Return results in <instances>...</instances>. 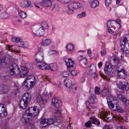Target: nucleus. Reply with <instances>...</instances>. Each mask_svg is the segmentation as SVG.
<instances>
[{"label":"nucleus","mask_w":129,"mask_h":129,"mask_svg":"<svg viewBox=\"0 0 129 129\" xmlns=\"http://www.w3.org/2000/svg\"><path fill=\"white\" fill-rule=\"evenodd\" d=\"M109 107L113 111L122 112V109L119 107V102L115 97L112 95H109L107 98Z\"/></svg>","instance_id":"obj_1"},{"label":"nucleus","mask_w":129,"mask_h":129,"mask_svg":"<svg viewBox=\"0 0 129 129\" xmlns=\"http://www.w3.org/2000/svg\"><path fill=\"white\" fill-rule=\"evenodd\" d=\"M21 68L19 70L18 66L16 64H12V66L10 67L11 74L17 75L22 77L25 76L28 73L27 69L23 67Z\"/></svg>","instance_id":"obj_2"},{"label":"nucleus","mask_w":129,"mask_h":129,"mask_svg":"<svg viewBox=\"0 0 129 129\" xmlns=\"http://www.w3.org/2000/svg\"><path fill=\"white\" fill-rule=\"evenodd\" d=\"M31 99V95L28 93L24 94L19 102V107L21 109H25L27 107L28 103Z\"/></svg>","instance_id":"obj_3"},{"label":"nucleus","mask_w":129,"mask_h":129,"mask_svg":"<svg viewBox=\"0 0 129 129\" xmlns=\"http://www.w3.org/2000/svg\"><path fill=\"white\" fill-rule=\"evenodd\" d=\"M36 83L35 78L32 75L28 76L23 82L22 85L28 89L32 88Z\"/></svg>","instance_id":"obj_4"},{"label":"nucleus","mask_w":129,"mask_h":129,"mask_svg":"<svg viewBox=\"0 0 129 129\" xmlns=\"http://www.w3.org/2000/svg\"><path fill=\"white\" fill-rule=\"evenodd\" d=\"M16 61L12 57L9 56L5 57L0 58V69H2L6 67L8 63Z\"/></svg>","instance_id":"obj_5"},{"label":"nucleus","mask_w":129,"mask_h":129,"mask_svg":"<svg viewBox=\"0 0 129 129\" xmlns=\"http://www.w3.org/2000/svg\"><path fill=\"white\" fill-rule=\"evenodd\" d=\"M81 6V5L78 3L70 4L67 6V12L69 14H71L73 12L74 10L80 8Z\"/></svg>","instance_id":"obj_6"},{"label":"nucleus","mask_w":129,"mask_h":129,"mask_svg":"<svg viewBox=\"0 0 129 129\" xmlns=\"http://www.w3.org/2000/svg\"><path fill=\"white\" fill-rule=\"evenodd\" d=\"M39 111L37 107H30L27 110L25 113L29 116H32L34 117L37 116Z\"/></svg>","instance_id":"obj_7"},{"label":"nucleus","mask_w":129,"mask_h":129,"mask_svg":"<svg viewBox=\"0 0 129 129\" xmlns=\"http://www.w3.org/2000/svg\"><path fill=\"white\" fill-rule=\"evenodd\" d=\"M54 123H56L54 120L52 119H42L40 122V124L43 127H46Z\"/></svg>","instance_id":"obj_8"},{"label":"nucleus","mask_w":129,"mask_h":129,"mask_svg":"<svg viewBox=\"0 0 129 129\" xmlns=\"http://www.w3.org/2000/svg\"><path fill=\"white\" fill-rule=\"evenodd\" d=\"M91 123L97 125H99L100 124V122L94 117H92L90 118V120H89L87 122L85 123V125L86 127H91Z\"/></svg>","instance_id":"obj_9"},{"label":"nucleus","mask_w":129,"mask_h":129,"mask_svg":"<svg viewBox=\"0 0 129 129\" xmlns=\"http://www.w3.org/2000/svg\"><path fill=\"white\" fill-rule=\"evenodd\" d=\"M100 117H102L105 121H108L111 120V117H110V119H109L110 117H107L108 116V114H110L109 113L106 112L105 111L100 110Z\"/></svg>","instance_id":"obj_10"},{"label":"nucleus","mask_w":129,"mask_h":129,"mask_svg":"<svg viewBox=\"0 0 129 129\" xmlns=\"http://www.w3.org/2000/svg\"><path fill=\"white\" fill-rule=\"evenodd\" d=\"M37 67L39 69L42 70H48L49 69V66L43 62V61L40 62H37Z\"/></svg>","instance_id":"obj_11"},{"label":"nucleus","mask_w":129,"mask_h":129,"mask_svg":"<svg viewBox=\"0 0 129 129\" xmlns=\"http://www.w3.org/2000/svg\"><path fill=\"white\" fill-rule=\"evenodd\" d=\"M52 105L55 107L58 108L61 106L60 99L57 97H54L52 99Z\"/></svg>","instance_id":"obj_12"},{"label":"nucleus","mask_w":129,"mask_h":129,"mask_svg":"<svg viewBox=\"0 0 129 129\" xmlns=\"http://www.w3.org/2000/svg\"><path fill=\"white\" fill-rule=\"evenodd\" d=\"M33 32L35 35L40 36H43L44 33V30L41 27L38 29L37 28L34 29Z\"/></svg>","instance_id":"obj_13"},{"label":"nucleus","mask_w":129,"mask_h":129,"mask_svg":"<svg viewBox=\"0 0 129 129\" xmlns=\"http://www.w3.org/2000/svg\"><path fill=\"white\" fill-rule=\"evenodd\" d=\"M35 57L37 62L42 61L44 58L43 54L42 52H39L36 54Z\"/></svg>","instance_id":"obj_14"},{"label":"nucleus","mask_w":129,"mask_h":129,"mask_svg":"<svg viewBox=\"0 0 129 129\" xmlns=\"http://www.w3.org/2000/svg\"><path fill=\"white\" fill-rule=\"evenodd\" d=\"M7 49L9 51H10L11 52L14 51L15 52L19 53L20 51L19 47L16 45H14L13 46L12 45L8 46Z\"/></svg>","instance_id":"obj_15"},{"label":"nucleus","mask_w":129,"mask_h":129,"mask_svg":"<svg viewBox=\"0 0 129 129\" xmlns=\"http://www.w3.org/2000/svg\"><path fill=\"white\" fill-rule=\"evenodd\" d=\"M112 68L111 66L107 64H106L105 67L104 69V71L105 73L110 75H111L112 73Z\"/></svg>","instance_id":"obj_16"},{"label":"nucleus","mask_w":129,"mask_h":129,"mask_svg":"<svg viewBox=\"0 0 129 129\" xmlns=\"http://www.w3.org/2000/svg\"><path fill=\"white\" fill-rule=\"evenodd\" d=\"M117 96L119 99L121 100L125 105H127L129 104V100H127L123 96L119 94H117Z\"/></svg>","instance_id":"obj_17"},{"label":"nucleus","mask_w":129,"mask_h":129,"mask_svg":"<svg viewBox=\"0 0 129 129\" xmlns=\"http://www.w3.org/2000/svg\"><path fill=\"white\" fill-rule=\"evenodd\" d=\"M37 101L41 107L43 108L44 107V100L41 95H39L37 96Z\"/></svg>","instance_id":"obj_18"},{"label":"nucleus","mask_w":129,"mask_h":129,"mask_svg":"<svg viewBox=\"0 0 129 129\" xmlns=\"http://www.w3.org/2000/svg\"><path fill=\"white\" fill-rule=\"evenodd\" d=\"M9 89V88L7 85L4 84L0 85V92L1 93H6L8 91Z\"/></svg>","instance_id":"obj_19"},{"label":"nucleus","mask_w":129,"mask_h":129,"mask_svg":"<svg viewBox=\"0 0 129 129\" xmlns=\"http://www.w3.org/2000/svg\"><path fill=\"white\" fill-rule=\"evenodd\" d=\"M42 5L43 6L51 7L52 6V2L50 0H42Z\"/></svg>","instance_id":"obj_20"},{"label":"nucleus","mask_w":129,"mask_h":129,"mask_svg":"<svg viewBox=\"0 0 129 129\" xmlns=\"http://www.w3.org/2000/svg\"><path fill=\"white\" fill-rule=\"evenodd\" d=\"M65 62L66 64L68 67V70L70 68L73 67V66L74 64V61L72 60L70 58H69L68 59V61H65Z\"/></svg>","instance_id":"obj_21"},{"label":"nucleus","mask_w":129,"mask_h":129,"mask_svg":"<svg viewBox=\"0 0 129 129\" xmlns=\"http://www.w3.org/2000/svg\"><path fill=\"white\" fill-rule=\"evenodd\" d=\"M28 115H27L25 113L23 115V117L21 118V121L24 124H26L29 119V118L27 117Z\"/></svg>","instance_id":"obj_22"},{"label":"nucleus","mask_w":129,"mask_h":129,"mask_svg":"<svg viewBox=\"0 0 129 129\" xmlns=\"http://www.w3.org/2000/svg\"><path fill=\"white\" fill-rule=\"evenodd\" d=\"M117 74L118 76L120 78L122 79L125 78L127 77V73L125 72V70L119 72Z\"/></svg>","instance_id":"obj_23"},{"label":"nucleus","mask_w":129,"mask_h":129,"mask_svg":"<svg viewBox=\"0 0 129 129\" xmlns=\"http://www.w3.org/2000/svg\"><path fill=\"white\" fill-rule=\"evenodd\" d=\"M31 5V3L29 2L25 1H23L21 3V6L22 7L25 8L30 6Z\"/></svg>","instance_id":"obj_24"},{"label":"nucleus","mask_w":129,"mask_h":129,"mask_svg":"<svg viewBox=\"0 0 129 129\" xmlns=\"http://www.w3.org/2000/svg\"><path fill=\"white\" fill-rule=\"evenodd\" d=\"M96 71L95 66L94 64H91L89 67V71L90 74L95 73Z\"/></svg>","instance_id":"obj_25"},{"label":"nucleus","mask_w":129,"mask_h":129,"mask_svg":"<svg viewBox=\"0 0 129 129\" xmlns=\"http://www.w3.org/2000/svg\"><path fill=\"white\" fill-rule=\"evenodd\" d=\"M122 42H123L124 44L123 45L122 44H121L120 45L121 47V51H123L124 50L125 46L126 44H128V41L126 37H124L123 39H122Z\"/></svg>","instance_id":"obj_26"},{"label":"nucleus","mask_w":129,"mask_h":129,"mask_svg":"<svg viewBox=\"0 0 129 129\" xmlns=\"http://www.w3.org/2000/svg\"><path fill=\"white\" fill-rule=\"evenodd\" d=\"M65 86L68 88L72 85V81L71 79H67L64 81Z\"/></svg>","instance_id":"obj_27"},{"label":"nucleus","mask_w":129,"mask_h":129,"mask_svg":"<svg viewBox=\"0 0 129 129\" xmlns=\"http://www.w3.org/2000/svg\"><path fill=\"white\" fill-rule=\"evenodd\" d=\"M51 43V40L49 39H47L42 41V44L44 46L49 45Z\"/></svg>","instance_id":"obj_28"},{"label":"nucleus","mask_w":129,"mask_h":129,"mask_svg":"<svg viewBox=\"0 0 129 129\" xmlns=\"http://www.w3.org/2000/svg\"><path fill=\"white\" fill-rule=\"evenodd\" d=\"M49 66V69L52 71H55L57 70V67L56 63H54L50 64Z\"/></svg>","instance_id":"obj_29"},{"label":"nucleus","mask_w":129,"mask_h":129,"mask_svg":"<svg viewBox=\"0 0 129 129\" xmlns=\"http://www.w3.org/2000/svg\"><path fill=\"white\" fill-rule=\"evenodd\" d=\"M99 4V2L98 1L94 0L91 3V8H94L98 6Z\"/></svg>","instance_id":"obj_30"},{"label":"nucleus","mask_w":129,"mask_h":129,"mask_svg":"<svg viewBox=\"0 0 129 129\" xmlns=\"http://www.w3.org/2000/svg\"><path fill=\"white\" fill-rule=\"evenodd\" d=\"M68 88L69 89L71 92L74 93L76 90L77 86L73 84Z\"/></svg>","instance_id":"obj_31"},{"label":"nucleus","mask_w":129,"mask_h":129,"mask_svg":"<svg viewBox=\"0 0 129 129\" xmlns=\"http://www.w3.org/2000/svg\"><path fill=\"white\" fill-rule=\"evenodd\" d=\"M89 99L90 100V102L91 103H94L97 101L96 98L93 95L90 96L89 97Z\"/></svg>","instance_id":"obj_32"},{"label":"nucleus","mask_w":129,"mask_h":129,"mask_svg":"<svg viewBox=\"0 0 129 129\" xmlns=\"http://www.w3.org/2000/svg\"><path fill=\"white\" fill-rule=\"evenodd\" d=\"M20 45L21 47L27 48L28 46V43L26 42H20Z\"/></svg>","instance_id":"obj_33"},{"label":"nucleus","mask_w":129,"mask_h":129,"mask_svg":"<svg viewBox=\"0 0 129 129\" xmlns=\"http://www.w3.org/2000/svg\"><path fill=\"white\" fill-rule=\"evenodd\" d=\"M107 25L108 28H113V21L111 20L108 21L107 23Z\"/></svg>","instance_id":"obj_34"},{"label":"nucleus","mask_w":129,"mask_h":129,"mask_svg":"<svg viewBox=\"0 0 129 129\" xmlns=\"http://www.w3.org/2000/svg\"><path fill=\"white\" fill-rule=\"evenodd\" d=\"M1 17L3 19H5L8 17L9 16V14L6 12H4L1 15Z\"/></svg>","instance_id":"obj_35"},{"label":"nucleus","mask_w":129,"mask_h":129,"mask_svg":"<svg viewBox=\"0 0 129 129\" xmlns=\"http://www.w3.org/2000/svg\"><path fill=\"white\" fill-rule=\"evenodd\" d=\"M19 14L20 16L23 18H25L26 16V13L24 11H20L19 13Z\"/></svg>","instance_id":"obj_36"},{"label":"nucleus","mask_w":129,"mask_h":129,"mask_svg":"<svg viewBox=\"0 0 129 129\" xmlns=\"http://www.w3.org/2000/svg\"><path fill=\"white\" fill-rule=\"evenodd\" d=\"M67 50L70 51H71L73 50L74 47L73 44H69L67 45Z\"/></svg>","instance_id":"obj_37"},{"label":"nucleus","mask_w":129,"mask_h":129,"mask_svg":"<svg viewBox=\"0 0 129 129\" xmlns=\"http://www.w3.org/2000/svg\"><path fill=\"white\" fill-rule=\"evenodd\" d=\"M102 94L104 96H105L109 93V90L108 89H105L102 91Z\"/></svg>","instance_id":"obj_38"},{"label":"nucleus","mask_w":129,"mask_h":129,"mask_svg":"<svg viewBox=\"0 0 129 129\" xmlns=\"http://www.w3.org/2000/svg\"><path fill=\"white\" fill-rule=\"evenodd\" d=\"M113 60L114 62L115 63V65H118L120 60V59L117 57H116L113 59Z\"/></svg>","instance_id":"obj_39"},{"label":"nucleus","mask_w":129,"mask_h":129,"mask_svg":"<svg viewBox=\"0 0 129 129\" xmlns=\"http://www.w3.org/2000/svg\"><path fill=\"white\" fill-rule=\"evenodd\" d=\"M116 69L117 70V73L119 72L122 71L124 70L122 67L120 65L119 66H118L116 67Z\"/></svg>","instance_id":"obj_40"},{"label":"nucleus","mask_w":129,"mask_h":129,"mask_svg":"<svg viewBox=\"0 0 129 129\" xmlns=\"http://www.w3.org/2000/svg\"><path fill=\"white\" fill-rule=\"evenodd\" d=\"M41 25L43 28L46 29H48V24L46 22H42L41 23Z\"/></svg>","instance_id":"obj_41"},{"label":"nucleus","mask_w":129,"mask_h":129,"mask_svg":"<svg viewBox=\"0 0 129 129\" xmlns=\"http://www.w3.org/2000/svg\"><path fill=\"white\" fill-rule=\"evenodd\" d=\"M9 76H1V79L2 80L5 81L8 79Z\"/></svg>","instance_id":"obj_42"},{"label":"nucleus","mask_w":129,"mask_h":129,"mask_svg":"<svg viewBox=\"0 0 129 129\" xmlns=\"http://www.w3.org/2000/svg\"><path fill=\"white\" fill-rule=\"evenodd\" d=\"M100 88H99L98 87L96 86L95 87L94 90L95 94H99L100 93Z\"/></svg>","instance_id":"obj_43"},{"label":"nucleus","mask_w":129,"mask_h":129,"mask_svg":"<svg viewBox=\"0 0 129 129\" xmlns=\"http://www.w3.org/2000/svg\"><path fill=\"white\" fill-rule=\"evenodd\" d=\"M12 41L13 42H15L16 43H18L20 42V40L19 39V38L16 37H14L12 39Z\"/></svg>","instance_id":"obj_44"},{"label":"nucleus","mask_w":129,"mask_h":129,"mask_svg":"<svg viewBox=\"0 0 129 129\" xmlns=\"http://www.w3.org/2000/svg\"><path fill=\"white\" fill-rule=\"evenodd\" d=\"M61 75L64 77H67L69 76V73L67 71H64L61 74Z\"/></svg>","instance_id":"obj_45"},{"label":"nucleus","mask_w":129,"mask_h":129,"mask_svg":"<svg viewBox=\"0 0 129 129\" xmlns=\"http://www.w3.org/2000/svg\"><path fill=\"white\" fill-rule=\"evenodd\" d=\"M85 12H82V13L80 14H78L77 15V17L78 18H81L85 16Z\"/></svg>","instance_id":"obj_46"},{"label":"nucleus","mask_w":129,"mask_h":129,"mask_svg":"<svg viewBox=\"0 0 129 129\" xmlns=\"http://www.w3.org/2000/svg\"><path fill=\"white\" fill-rule=\"evenodd\" d=\"M77 72L75 70H73L70 73L71 75L73 76H75L77 74Z\"/></svg>","instance_id":"obj_47"},{"label":"nucleus","mask_w":129,"mask_h":129,"mask_svg":"<svg viewBox=\"0 0 129 129\" xmlns=\"http://www.w3.org/2000/svg\"><path fill=\"white\" fill-rule=\"evenodd\" d=\"M123 53L124 54H125V56H127L128 57L129 56V51L128 50H125V49L123 51Z\"/></svg>","instance_id":"obj_48"},{"label":"nucleus","mask_w":129,"mask_h":129,"mask_svg":"<svg viewBox=\"0 0 129 129\" xmlns=\"http://www.w3.org/2000/svg\"><path fill=\"white\" fill-rule=\"evenodd\" d=\"M7 113L5 111L0 113V116L2 117H4L7 115Z\"/></svg>","instance_id":"obj_49"},{"label":"nucleus","mask_w":129,"mask_h":129,"mask_svg":"<svg viewBox=\"0 0 129 129\" xmlns=\"http://www.w3.org/2000/svg\"><path fill=\"white\" fill-rule=\"evenodd\" d=\"M111 0H105V3L106 5L107 6H108L111 3Z\"/></svg>","instance_id":"obj_50"},{"label":"nucleus","mask_w":129,"mask_h":129,"mask_svg":"<svg viewBox=\"0 0 129 129\" xmlns=\"http://www.w3.org/2000/svg\"><path fill=\"white\" fill-rule=\"evenodd\" d=\"M60 1L64 3H69L70 1V0H59Z\"/></svg>","instance_id":"obj_51"},{"label":"nucleus","mask_w":129,"mask_h":129,"mask_svg":"<svg viewBox=\"0 0 129 129\" xmlns=\"http://www.w3.org/2000/svg\"><path fill=\"white\" fill-rule=\"evenodd\" d=\"M116 118L118 120L122 121V120L123 119V118L120 116H117Z\"/></svg>","instance_id":"obj_52"},{"label":"nucleus","mask_w":129,"mask_h":129,"mask_svg":"<svg viewBox=\"0 0 129 129\" xmlns=\"http://www.w3.org/2000/svg\"><path fill=\"white\" fill-rule=\"evenodd\" d=\"M50 53H51V54H57L58 53V52L55 50L51 51H50Z\"/></svg>","instance_id":"obj_53"},{"label":"nucleus","mask_w":129,"mask_h":129,"mask_svg":"<svg viewBox=\"0 0 129 129\" xmlns=\"http://www.w3.org/2000/svg\"><path fill=\"white\" fill-rule=\"evenodd\" d=\"M82 62L85 65L87 63V59L85 58H83L82 60Z\"/></svg>","instance_id":"obj_54"},{"label":"nucleus","mask_w":129,"mask_h":129,"mask_svg":"<svg viewBox=\"0 0 129 129\" xmlns=\"http://www.w3.org/2000/svg\"><path fill=\"white\" fill-rule=\"evenodd\" d=\"M106 53V51L105 50H103L101 51V55H104Z\"/></svg>","instance_id":"obj_55"},{"label":"nucleus","mask_w":129,"mask_h":129,"mask_svg":"<svg viewBox=\"0 0 129 129\" xmlns=\"http://www.w3.org/2000/svg\"><path fill=\"white\" fill-rule=\"evenodd\" d=\"M112 28H108V32L110 33H112L114 32L113 30L112 29Z\"/></svg>","instance_id":"obj_56"},{"label":"nucleus","mask_w":129,"mask_h":129,"mask_svg":"<svg viewBox=\"0 0 129 129\" xmlns=\"http://www.w3.org/2000/svg\"><path fill=\"white\" fill-rule=\"evenodd\" d=\"M116 23V27L118 29H119L120 28L121 26L120 23Z\"/></svg>","instance_id":"obj_57"},{"label":"nucleus","mask_w":129,"mask_h":129,"mask_svg":"<svg viewBox=\"0 0 129 129\" xmlns=\"http://www.w3.org/2000/svg\"><path fill=\"white\" fill-rule=\"evenodd\" d=\"M103 129H111V128L109 126L106 125L104 126Z\"/></svg>","instance_id":"obj_58"},{"label":"nucleus","mask_w":129,"mask_h":129,"mask_svg":"<svg viewBox=\"0 0 129 129\" xmlns=\"http://www.w3.org/2000/svg\"><path fill=\"white\" fill-rule=\"evenodd\" d=\"M83 59L82 55L80 56L77 57V59L79 61L81 60L82 59V60Z\"/></svg>","instance_id":"obj_59"},{"label":"nucleus","mask_w":129,"mask_h":129,"mask_svg":"<svg viewBox=\"0 0 129 129\" xmlns=\"http://www.w3.org/2000/svg\"><path fill=\"white\" fill-rule=\"evenodd\" d=\"M61 111L58 110H57L55 111V113L57 114H60L61 113Z\"/></svg>","instance_id":"obj_60"},{"label":"nucleus","mask_w":129,"mask_h":129,"mask_svg":"<svg viewBox=\"0 0 129 129\" xmlns=\"http://www.w3.org/2000/svg\"><path fill=\"white\" fill-rule=\"evenodd\" d=\"M117 129H126L125 127L124 126L123 127V126H120L118 127L117 128Z\"/></svg>","instance_id":"obj_61"},{"label":"nucleus","mask_w":129,"mask_h":129,"mask_svg":"<svg viewBox=\"0 0 129 129\" xmlns=\"http://www.w3.org/2000/svg\"><path fill=\"white\" fill-rule=\"evenodd\" d=\"M66 129H73L72 127H71L70 124H69V125L67 126V128Z\"/></svg>","instance_id":"obj_62"},{"label":"nucleus","mask_w":129,"mask_h":129,"mask_svg":"<svg viewBox=\"0 0 129 129\" xmlns=\"http://www.w3.org/2000/svg\"><path fill=\"white\" fill-rule=\"evenodd\" d=\"M90 104V102L89 101H87L85 103V104L86 105V107H88L89 106Z\"/></svg>","instance_id":"obj_63"},{"label":"nucleus","mask_w":129,"mask_h":129,"mask_svg":"<svg viewBox=\"0 0 129 129\" xmlns=\"http://www.w3.org/2000/svg\"><path fill=\"white\" fill-rule=\"evenodd\" d=\"M85 78L84 77H82L80 80V81L82 83L83 82L85 81Z\"/></svg>","instance_id":"obj_64"}]
</instances>
